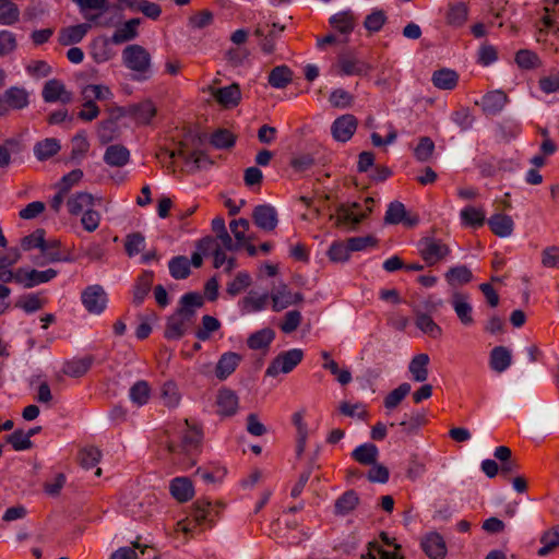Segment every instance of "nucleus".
<instances>
[{
  "mask_svg": "<svg viewBox=\"0 0 559 559\" xmlns=\"http://www.w3.org/2000/svg\"><path fill=\"white\" fill-rule=\"evenodd\" d=\"M204 305L199 293H188L180 298V307L167 318L164 336L167 340H180L194 323L195 309Z\"/></svg>",
  "mask_w": 559,
  "mask_h": 559,
  "instance_id": "1",
  "label": "nucleus"
},
{
  "mask_svg": "<svg viewBox=\"0 0 559 559\" xmlns=\"http://www.w3.org/2000/svg\"><path fill=\"white\" fill-rule=\"evenodd\" d=\"M185 424L188 429L182 432L179 444V455L182 456V460L174 462V464L190 468L197 464L195 455L201 452L203 431L201 427L191 425L189 419H185Z\"/></svg>",
  "mask_w": 559,
  "mask_h": 559,
  "instance_id": "2",
  "label": "nucleus"
},
{
  "mask_svg": "<svg viewBox=\"0 0 559 559\" xmlns=\"http://www.w3.org/2000/svg\"><path fill=\"white\" fill-rule=\"evenodd\" d=\"M124 66L135 74L136 81H145L151 78L152 59L150 52L141 45L127 46L122 51Z\"/></svg>",
  "mask_w": 559,
  "mask_h": 559,
  "instance_id": "3",
  "label": "nucleus"
},
{
  "mask_svg": "<svg viewBox=\"0 0 559 559\" xmlns=\"http://www.w3.org/2000/svg\"><path fill=\"white\" fill-rule=\"evenodd\" d=\"M360 204L352 202L342 203L336 206L335 213L329 215L330 221L335 222L336 227H347L349 230H356L358 225L367 217V213H356Z\"/></svg>",
  "mask_w": 559,
  "mask_h": 559,
  "instance_id": "4",
  "label": "nucleus"
},
{
  "mask_svg": "<svg viewBox=\"0 0 559 559\" xmlns=\"http://www.w3.org/2000/svg\"><path fill=\"white\" fill-rule=\"evenodd\" d=\"M304 352L299 348L289 349L278 354L266 368L267 377H276L280 372L288 373L301 362Z\"/></svg>",
  "mask_w": 559,
  "mask_h": 559,
  "instance_id": "5",
  "label": "nucleus"
},
{
  "mask_svg": "<svg viewBox=\"0 0 559 559\" xmlns=\"http://www.w3.org/2000/svg\"><path fill=\"white\" fill-rule=\"evenodd\" d=\"M28 105V92L23 87L12 86L0 97V117L9 115L10 110H20Z\"/></svg>",
  "mask_w": 559,
  "mask_h": 559,
  "instance_id": "6",
  "label": "nucleus"
},
{
  "mask_svg": "<svg viewBox=\"0 0 559 559\" xmlns=\"http://www.w3.org/2000/svg\"><path fill=\"white\" fill-rule=\"evenodd\" d=\"M420 247V255L428 265H435L451 252L445 243L432 237L423 238Z\"/></svg>",
  "mask_w": 559,
  "mask_h": 559,
  "instance_id": "7",
  "label": "nucleus"
},
{
  "mask_svg": "<svg viewBox=\"0 0 559 559\" xmlns=\"http://www.w3.org/2000/svg\"><path fill=\"white\" fill-rule=\"evenodd\" d=\"M207 91L226 109L237 107L241 100V90L238 83H231L225 87L209 86Z\"/></svg>",
  "mask_w": 559,
  "mask_h": 559,
  "instance_id": "8",
  "label": "nucleus"
},
{
  "mask_svg": "<svg viewBox=\"0 0 559 559\" xmlns=\"http://www.w3.org/2000/svg\"><path fill=\"white\" fill-rule=\"evenodd\" d=\"M139 556H146L150 559H158L160 554L150 545L141 544L138 540L132 542L131 546L120 547L110 559H138Z\"/></svg>",
  "mask_w": 559,
  "mask_h": 559,
  "instance_id": "9",
  "label": "nucleus"
},
{
  "mask_svg": "<svg viewBox=\"0 0 559 559\" xmlns=\"http://www.w3.org/2000/svg\"><path fill=\"white\" fill-rule=\"evenodd\" d=\"M82 302L88 312L99 314L107 304L104 288L99 285L88 286L82 293Z\"/></svg>",
  "mask_w": 559,
  "mask_h": 559,
  "instance_id": "10",
  "label": "nucleus"
},
{
  "mask_svg": "<svg viewBox=\"0 0 559 559\" xmlns=\"http://www.w3.org/2000/svg\"><path fill=\"white\" fill-rule=\"evenodd\" d=\"M357 126V118L354 115L346 114L334 120L331 127V132L334 140L344 143L352 139Z\"/></svg>",
  "mask_w": 559,
  "mask_h": 559,
  "instance_id": "11",
  "label": "nucleus"
},
{
  "mask_svg": "<svg viewBox=\"0 0 559 559\" xmlns=\"http://www.w3.org/2000/svg\"><path fill=\"white\" fill-rule=\"evenodd\" d=\"M253 223L265 231H272L278 224V215L272 205L260 204L252 211Z\"/></svg>",
  "mask_w": 559,
  "mask_h": 559,
  "instance_id": "12",
  "label": "nucleus"
},
{
  "mask_svg": "<svg viewBox=\"0 0 559 559\" xmlns=\"http://www.w3.org/2000/svg\"><path fill=\"white\" fill-rule=\"evenodd\" d=\"M41 95L46 103L69 104L73 99L72 93L67 91L64 84L57 79H51L45 83Z\"/></svg>",
  "mask_w": 559,
  "mask_h": 559,
  "instance_id": "13",
  "label": "nucleus"
},
{
  "mask_svg": "<svg viewBox=\"0 0 559 559\" xmlns=\"http://www.w3.org/2000/svg\"><path fill=\"white\" fill-rule=\"evenodd\" d=\"M469 296L467 294L454 290L451 295V305L457 316L460 322L465 325H472L474 323L473 307L468 301Z\"/></svg>",
  "mask_w": 559,
  "mask_h": 559,
  "instance_id": "14",
  "label": "nucleus"
},
{
  "mask_svg": "<svg viewBox=\"0 0 559 559\" xmlns=\"http://www.w3.org/2000/svg\"><path fill=\"white\" fill-rule=\"evenodd\" d=\"M418 222V216H407L404 204L399 201H394L389 204L384 216V223L390 225L404 223V225L413 227L417 225Z\"/></svg>",
  "mask_w": 559,
  "mask_h": 559,
  "instance_id": "15",
  "label": "nucleus"
},
{
  "mask_svg": "<svg viewBox=\"0 0 559 559\" xmlns=\"http://www.w3.org/2000/svg\"><path fill=\"white\" fill-rule=\"evenodd\" d=\"M88 22H95L109 9L108 0H72Z\"/></svg>",
  "mask_w": 559,
  "mask_h": 559,
  "instance_id": "16",
  "label": "nucleus"
},
{
  "mask_svg": "<svg viewBox=\"0 0 559 559\" xmlns=\"http://www.w3.org/2000/svg\"><path fill=\"white\" fill-rule=\"evenodd\" d=\"M338 66L344 75L366 76L372 70V66L350 55H342L338 58Z\"/></svg>",
  "mask_w": 559,
  "mask_h": 559,
  "instance_id": "17",
  "label": "nucleus"
},
{
  "mask_svg": "<svg viewBox=\"0 0 559 559\" xmlns=\"http://www.w3.org/2000/svg\"><path fill=\"white\" fill-rule=\"evenodd\" d=\"M425 554L430 559H442L447 555V546L443 537L432 532L428 534L421 542Z\"/></svg>",
  "mask_w": 559,
  "mask_h": 559,
  "instance_id": "18",
  "label": "nucleus"
},
{
  "mask_svg": "<svg viewBox=\"0 0 559 559\" xmlns=\"http://www.w3.org/2000/svg\"><path fill=\"white\" fill-rule=\"evenodd\" d=\"M171 496L180 503L187 502L194 496L192 481L188 477H176L170 481Z\"/></svg>",
  "mask_w": 559,
  "mask_h": 559,
  "instance_id": "19",
  "label": "nucleus"
},
{
  "mask_svg": "<svg viewBox=\"0 0 559 559\" xmlns=\"http://www.w3.org/2000/svg\"><path fill=\"white\" fill-rule=\"evenodd\" d=\"M129 116L138 123L148 124L156 115L157 109L151 99H145L139 104L129 105Z\"/></svg>",
  "mask_w": 559,
  "mask_h": 559,
  "instance_id": "20",
  "label": "nucleus"
},
{
  "mask_svg": "<svg viewBox=\"0 0 559 559\" xmlns=\"http://www.w3.org/2000/svg\"><path fill=\"white\" fill-rule=\"evenodd\" d=\"M242 357L234 352H227L224 353L215 368V374L219 380L227 379L238 367L239 362L241 361Z\"/></svg>",
  "mask_w": 559,
  "mask_h": 559,
  "instance_id": "21",
  "label": "nucleus"
},
{
  "mask_svg": "<svg viewBox=\"0 0 559 559\" xmlns=\"http://www.w3.org/2000/svg\"><path fill=\"white\" fill-rule=\"evenodd\" d=\"M90 28L91 25L87 23L63 27L60 29L58 41L62 46L78 44L84 38Z\"/></svg>",
  "mask_w": 559,
  "mask_h": 559,
  "instance_id": "22",
  "label": "nucleus"
},
{
  "mask_svg": "<svg viewBox=\"0 0 559 559\" xmlns=\"http://www.w3.org/2000/svg\"><path fill=\"white\" fill-rule=\"evenodd\" d=\"M216 405L218 407V414L233 416L238 409V396L230 389H222L217 393Z\"/></svg>",
  "mask_w": 559,
  "mask_h": 559,
  "instance_id": "23",
  "label": "nucleus"
},
{
  "mask_svg": "<svg viewBox=\"0 0 559 559\" xmlns=\"http://www.w3.org/2000/svg\"><path fill=\"white\" fill-rule=\"evenodd\" d=\"M130 160V152L122 144L109 145L104 154V162L111 167H122Z\"/></svg>",
  "mask_w": 559,
  "mask_h": 559,
  "instance_id": "24",
  "label": "nucleus"
},
{
  "mask_svg": "<svg viewBox=\"0 0 559 559\" xmlns=\"http://www.w3.org/2000/svg\"><path fill=\"white\" fill-rule=\"evenodd\" d=\"M508 100V95L504 92L491 91L483 97V110L488 115H496L504 108Z\"/></svg>",
  "mask_w": 559,
  "mask_h": 559,
  "instance_id": "25",
  "label": "nucleus"
},
{
  "mask_svg": "<svg viewBox=\"0 0 559 559\" xmlns=\"http://www.w3.org/2000/svg\"><path fill=\"white\" fill-rule=\"evenodd\" d=\"M487 223L491 231L498 237H509L513 233L514 223L509 215L501 213L493 214Z\"/></svg>",
  "mask_w": 559,
  "mask_h": 559,
  "instance_id": "26",
  "label": "nucleus"
},
{
  "mask_svg": "<svg viewBox=\"0 0 559 559\" xmlns=\"http://www.w3.org/2000/svg\"><path fill=\"white\" fill-rule=\"evenodd\" d=\"M141 20L139 17L131 19L127 21L121 27L117 28L116 32L111 36V43L115 45H120L126 41H130L138 37V26L140 25Z\"/></svg>",
  "mask_w": 559,
  "mask_h": 559,
  "instance_id": "27",
  "label": "nucleus"
},
{
  "mask_svg": "<svg viewBox=\"0 0 559 559\" xmlns=\"http://www.w3.org/2000/svg\"><path fill=\"white\" fill-rule=\"evenodd\" d=\"M512 362L511 350L504 346H496L490 352V367L496 372H503Z\"/></svg>",
  "mask_w": 559,
  "mask_h": 559,
  "instance_id": "28",
  "label": "nucleus"
},
{
  "mask_svg": "<svg viewBox=\"0 0 559 559\" xmlns=\"http://www.w3.org/2000/svg\"><path fill=\"white\" fill-rule=\"evenodd\" d=\"M414 312L416 316L415 324L421 332L433 338L441 336V328L432 320L428 313L421 311L417 306L414 308Z\"/></svg>",
  "mask_w": 559,
  "mask_h": 559,
  "instance_id": "29",
  "label": "nucleus"
},
{
  "mask_svg": "<svg viewBox=\"0 0 559 559\" xmlns=\"http://www.w3.org/2000/svg\"><path fill=\"white\" fill-rule=\"evenodd\" d=\"M359 504V497L353 489L345 491L334 503V513L336 515H347Z\"/></svg>",
  "mask_w": 559,
  "mask_h": 559,
  "instance_id": "30",
  "label": "nucleus"
},
{
  "mask_svg": "<svg viewBox=\"0 0 559 559\" xmlns=\"http://www.w3.org/2000/svg\"><path fill=\"white\" fill-rule=\"evenodd\" d=\"M154 273L152 271L143 272L136 280L133 289V302L139 306L148 295L152 288Z\"/></svg>",
  "mask_w": 559,
  "mask_h": 559,
  "instance_id": "31",
  "label": "nucleus"
},
{
  "mask_svg": "<svg viewBox=\"0 0 559 559\" xmlns=\"http://www.w3.org/2000/svg\"><path fill=\"white\" fill-rule=\"evenodd\" d=\"M431 81L437 88L453 90L457 85L459 75L454 70L443 68L432 73Z\"/></svg>",
  "mask_w": 559,
  "mask_h": 559,
  "instance_id": "32",
  "label": "nucleus"
},
{
  "mask_svg": "<svg viewBox=\"0 0 559 559\" xmlns=\"http://www.w3.org/2000/svg\"><path fill=\"white\" fill-rule=\"evenodd\" d=\"M444 277L452 288H456L468 284L473 280V273L466 265H459L449 269Z\"/></svg>",
  "mask_w": 559,
  "mask_h": 559,
  "instance_id": "33",
  "label": "nucleus"
},
{
  "mask_svg": "<svg viewBox=\"0 0 559 559\" xmlns=\"http://www.w3.org/2000/svg\"><path fill=\"white\" fill-rule=\"evenodd\" d=\"M274 337L275 332L271 328H264L252 333L247 340V345L253 350L267 349Z\"/></svg>",
  "mask_w": 559,
  "mask_h": 559,
  "instance_id": "34",
  "label": "nucleus"
},
{
  "mask_svg": "<svg viewBox=\"0 0 559 559\" xmlns=\"http://www.w3.org/2000/svg\"><path fill=\"white\" fill-rule=\"evenodd\" d=\"M94 361V358L92 356H85L83 358L79 359H72L64 364L63 366V373L72 377V378H80L84 376L91 368L92 364Z\"/></svg>",
  "mask_w": 559,
  "mask_h": 559,
  "instance_id": "35",
  "label": "nucleus"
},
{
  "mask_svg": "<svg viewBox=\"0 0 559 559\" xmlns=\"http://www.w3.org/2000/svg\"><path fill=\"white\" fill-rule=\"evenodd\" d=\"M429 356L427 354H418L414 356L409 362L408 369L416 382H424L428 378Z\"/></svg>",
  "mask_w": 559,
  "mask_h": 559,
  "instance_id": "36",
  "label": "nucleus"
},
{
  "mask_svg": "<svg viewBox=\"0 0 559 559\" xmlns=\"http://www.w3.org/2000/svg\"><path fill=\"white\" fill-rule=\"evenodd\" d=\"M267 81L275 88H285L293 81V71L287 66H277L271 70Z\"/></svg>",
  "mask_w": 559,
  "mask_h": 559,
  "instance_id": "37",
  "label": "nucleus"
},
{
  "mask_svg": "<svg viewBox=\"0 0 559 559\" xmlns=\"http://www.w3.org/2000/svg\"><path fill=\"white\" fill-rule=\"evenodd\" d=\"M542 547L537 550L540 557L548 556L559 548V525L546 531L540 537Z\"/></svg>",
  "mask_w": 559,
  "mask_h": 559,
  "instance_id": "38",
  "label": "nucleus"
},
{
  "mask_svg": "<svg viewBox=\"0 0 559 559\" xmlns=\"http://www.w3.org/2000/svg\"><path fill=\"white\" fill-rule=\"evenodd\" d=\"M379 451L378 448L372 443H365L357 447L352 456L355 461L362 465H374L377 462Z\"/></svg>",
  "mask_w": 559,
  "mask_h": 559,
  "instance_id": "39",
  "label": "nucleus"
},
{
  "mask_svg": "<svg viewBox=\"0 0 559 559\" xmlns=\"http://www.w3.org/2000/svg\"><path fill=\"white\" fill-rule=\"evenodd\" d=\"M270 297L272 299L273 310L278 312L290 306L293 293L288 289L286 284H281L276 289L272 292Z\"/></svg>",
  "mask_w": 559,
  "mask_h": 559,
  "instance_id": "40",
  "label": "nucleus"
},
{
  "mask_svg": "<svg viewBox=\"0 0 559 559\" xmlns=\"http://www.w3.org/2000/svg\"><path fill=\"white\" fill-rule=\"evenodd\" d=\"M93 202L94 198L91 193L79 192L68 200L67 205L72 215H78L82 213L84 209H90Z\"/></svg>",
  "mask_w": 559,
  "mask_h": 559,
  "instance_id": "41",
  "label": "nucleus"
},
{
  "mask_svg": "<svg viewBox=\"0 0 559 559\" xmlns=\"http://www.w3.org/2000/svg\"><path fill=\"white\" fill-rule=\"evenodd\" d=\"M394 547V551L390 552L382 549L377 542L368 543V551L366 554H361L359 559H377L373 551H377L380 555V559H404L403 555L399 554V549H401V545L392 544Z\"/></svg>",
  "mask_w": 559,
  "mask_h": 559,
  "instance_id": "42",
  "label": "nucleus"
},
{
  "mask_svg": "<svg viewBox=\"0 0 559 559\" xmlns=\"http://www.w3.org/2000/svg\"><path fill=\"white\" fill-rule=\"evenodd\" d=\"M411 384L407 382H404L400 384L396 389L391 391L385 397H384V407L386 409H394L396 408L400 403L405 399V396L411 392Z\"/></svg>",
  "mask_w": 559,
  "mask_h": 559,
  "instance_id": "43",
  "label": "nucleus"
},
{
  "mask_svg": "<svg viewBox=\"0 0 559 559\" xmlns=\"http://www.w3.org/2000/svg\"><path fill=\"white\" fill-rule=\"evenodd\" d=\"M60 150V144L56 139H46L35 145L34 152L39 160L50 158Z\"/></svg>",
  "mask_w": 559,
  "mask_h": 559,
  "instance_id": "44",
  "label": "nucleus"
},
{
  "mask_svg": "<svg viewBox=\"0 0 559 559\" xmlns=\"http://www.w3.org/2000/svg\"><path fill=\"white\" fill-rule=\"evenodd\" d=\"M235 142L236 136L227 129H218L210 138V143L219 150L230 148Z\"/></svg>",
  "mask_w": 559,
  "mask_h": 559,
  "instance_id": "45",
  "label": "nucleus"
},
{
  "mask_svg": "<svg viewBox=\"0 0 559 559\" xmlns=\"http://www.w3.org/2000/svg\"><path fill=\"white\" fill-rule=\"evenodd\" d=\"M467 19V5L464 2H457L449 5L447 22L453 26H461Z\"/></svg>",
  "mask_w": 559,
  "mask_h": 559,
  "instance_id": "46",
  "label": "nucleus"
},
{
  "mask_svg": "<svg viewBox=\"0 0 559 559\" xmlns=\"http://www.w3.org/2000/svg\"><path fill=\"white\" fill-rule=\"evenodd\" d=\"M151 394L150 385L146 381L135 382L130 389V399L133 403L142 406L147 403Z\"/></svg>",
  "mask_w": 559,
  "mask_h": 559,
  "instance_id": "47",
  "label": "nucleus"
},
{
  "mask_svg": "<svg viewBox=\"0 0 559 559\" xmlns=\"http://www.w3.org/2000/svg\"><path fill=\"white\" fill-rule=\"evenodd\" d=\"M169 272L176 280L188 277L190 274V265L188 259L183 255L173 258L169 262Z\"/></svg>",
  "mask_w": 559,
  "mask_h": 559,
  "instance_id": "48",
  "label": "nucleus"
},
{
  "mask_svg": "<svg viewBox=\"0 0 559 559\" xmlns=\"http://www.w3.org/2000/svg\"><path fill=\"white\" fill-rule=\"evenodd\" d=\"M102 452L96 447H87L79 452V462L82 467L90 469L98 464Z\"/></svg>",
  "mask_w": 559,
  "mask_h": 559,
  "instance_id": "49",
  "label": "nucleus"
},
{
  "mask_svg": "<svg viewBox=\"0 0 559 559\" xmlns=\"http://www.w3.org/2000/svg\"><path fill=\"white\" fill-rule=\"evenodd\" d=\"M269 298H271L269 294L257 296L254 292H250L242 299V309L246 312L260 311L266 306Z\"/></svg>",
  "mask_w": 559,
  "mask_h": 559,
  "instance_id": "50",
  "label": "nucleus"
},
{
  "mask_svg": "<svg viewBox=\"0 0 559 559\" xmlns=\"http://www.w3.org/2000/svg\"><path fill=\"white\" fill-rule=\"evenodd\" d=\"M435 152V143L429 136H421L414 150V155L418 162H428Z\"/></svg>",
  "mask_w": 559,
  "mask_h": 559,
  "instance_id": "51",
  "label": "nucleus"
},
{
  "mask_svg": "<svg viewBox=\"0 0 559 559\" xmlns=\"http://www.w3.org/2000/svg\"><path fill=\"white\" fill-rule=\"evenodd\" d=\"M46 231L43 228H37L32 234L23 237L21 239V247L24 251H29L32 249H41L45 243Z\"/></svg>",
  "mask_w": 559,
  "mask_h": 559,
  "instance_id": "52",
  "label": "nucleus"
},
{
  "mask_svg": "<svg viewBox=\"0 0 559 559\" xmlns=\"http://www.w3.org/2000/svg\"><path fill=\"white\" fill-rule=\"evenodd\" d=\"M20 19V10L13 2L0 4V25H13Z\"/></svg>",
  "mask_w": 559,
  "mask_h": 559,
  "instance_id": "53",
  "label": "nucleus"
},
{
  "mask_svg": "<svg viewBox=\"0 0 559 559\" xmlns=\"http://www.w3.org/2000/svg\"><path fill=\"white\" fill-rule=\"evenodd\" d=\"M97 135L102 144H107L119 135V127L112 121L104 120L99 123Z\"/></svg>",
  "mask_w": 559,
  "mask_h": 559,
  "instance_id": "54",
  "label": "nucleus"
},
{
  "mask_svg": "<svg viewBox=\"0 0 559 559\" xmlns=\"http://www.w3.org/2000/svg\"><path fill=\"white\" fill-rule=\"evenodd\" d=\"M57 276V271L48 269L46 271H37L35 269L27 272L26 288H32L38 284L49 282Z\"/></svg>",
  "mask_w": 559,
  "mask_h": 559,
  "instance_id": "55",
  "label": "nucleus"
},
{
  "mask_svg": "<svg viewBox=\"0 0 559 559\" xmlns=\"http://www.w3.org/2000/svg\"><path fill=\"white\" fill-rule=\"evenodd\" d=\"M330 24L341 33H350L354 28V17L349 12L337 13L330 19Z\"/></svg>",
  "mask_w": 559,
  "mask_h": 559,
  "instance_id": "56",
  "label": "nucleus"
},
{
  "mask_svg": "<svg viewBox=\"0 0 559 559\" xmlns=\"http://www.w3.org/2000/svg\"><path fill=\"white\" fill-rule=\"evenodd\" d=\"M461 218L466 225L473 227L483 226L486 221L483 210L473 206L465 207L461 212Z\"/></svg>",
  "mask_w": 559,
  "mask_h": 559,
  "instance_id": "57",
  "label": "nucleus"
},
{
  "mask_svg": "<svg viewBox=\"0 0 559 559\" xmlns=\"http://www.w3.org/2000/svg\"><path fill=\"white\" fill-rule=\"evenodd\" d=\"M302 320L301 312L298 310H290L285 313L282 322L278 324L280 329L285 334H290L298 329Z\"/></svg>",
  "mask_w": 559,
  "mask_h": 559,
  "instance_id": "58",
  "label": "nucleus"
},
{
  "mask_svg": "<svg viewBox=\"0 0 559 559\" xmlns=\"http://www.w3.org/2000/svg\"><path fill=\"white\" fill-rule=\"evenodd\" d=\"M221 328L219 321L209 314L203 316L202 326L195 332V336L200 341H206L210 338L211 333L216 332Z\"/></svg>",
  "mask_w": 559,
  "mask_h": 559,
  "instance_id": "59",
  "label": "nucleus"
},
{
  "mask_svg": "<svg viewBox=\"0 0 559 559\" xmlns=\"http://www.w3.org/2000/svg\"><path fill=\"white\" fill-rule=\"evenodd\" d=\"M350 249L348 246V241H335L331 245L328 257L333 262H345L349 259Z\"/></svg>",
  "mask_w": 559,
  "mask_h": 559,
  "instance_id": "60",
  "label": "nucleus"
},
{
  "mask_svg": "<svg viewBox=\"0 0 559 559\" xmlns=\"http://www.w3.org/2000/svg\"><path fill=\"white\" fill-rule=\"evenodd\" d=\"M386 22V15L383 10H374L366 16L364 26L370 33L379 32Z\"/></svg>",
  "mask_w": 559,
  "mask_h": 559,
  "instance_id": "61",
  "label": "nucleus"
},
{
  "mask_svg": "<svg viewBox=\"0 0 559 559\" xmlns=\"http://www.w3.org/2000/svg\"><path fill=\"white\" fill-rule=\"evenodd\" d=\"M145 238L141 233H133L127 236L124 249L129 257H133L144 249Z\"/></svg>",
  "mask_w": 559,
  "mask_h": 559,
  "instance_id": "62",
  "label": "nucleus"
},
{
  "mask_svg": "<svg viewBox=\"0 0 559 559\" xmlns=\"http://www.w3.org/2000/svg\"><path fill=\"white\" fill-rule=\"evenodd\" d=\"M251 285V276L246 272H239L233 282L227 285L226 292L236 296Z\"/></svg>",
  "mask_w": 559,
  "mask_h": 559,
  "instance_id": "63",
  "label": "nucleus"
},
{
  "mask_svg": "<svg viewBox=\"0 0 559 559\" xmlns=\"http://www.w3.org/2000/svg\"><path fill=\"white\" fill-rule=\"evenodd\" d=\"M162 397L165 405L169 407L177 406L180 401V394L177 384L173 381L165 382L162 389Z\"/></svg>",
  "mask_w": 559,
  "mask_h": 559,
  "instance_id": "64",
  "label": "nucleus"
}]
</instances>
